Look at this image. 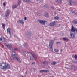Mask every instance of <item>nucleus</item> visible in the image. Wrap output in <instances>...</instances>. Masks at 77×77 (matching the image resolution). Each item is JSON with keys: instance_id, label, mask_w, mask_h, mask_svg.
<instances>
[{"instance_id": "f257e3e1", "label": "nucleus", "mask_w": 77, "mask_h": 77, "mask_svg": "<svg viewBox=\"0 0 77 77\" xmlns=\"http://www.w3.org/2000/svg\"><path fill=\"white\" fill-rule=\"evenodd\" d=\"M75 30L76 31L77 34V28H75V27H73V25L72 24L71 29L70 30V36L72 38L75 37Z\"/></svg>"}, {"instance_id": "f03ea898", "label": "nucleus", "mask_w": 77, "mask_h": 77, "mask_svg": "<svg viewBox=\"0 0 77 77\" xmlns=\"http://www.w3.org/2000/svg\"><path fill=\"white\" fill-rule=\"evenodd\" d=\"M0 68L2 69H6L7 68L9 69L10 68V66L8 64L2 63L0 65Z\"/></svg>"}, {"instance_id": "7ed1b4c3", "label": "nucleus", "mask_w": 77, "mask_h": 77, "mask_svg": "<svg viewBox=\"0 0 77 77\" xmlns=\"http://www.w3.org/2000/svg\"><path fill=\"white\" fill-rule=\"evenodd\" d=\"M54 42V41L53 40H51L50 41L49 45V47H50V49H49V50L51 51H53L52 46Z\"/></svg>"}, {"instance_id": "20e7f679", "label": "nucleus", "mask_w": 77, "mask_h": 77, "mask_svg": "<svg viewBox=\"0 0 77 77\" xmlns=\"http://www.w3.org/2000/svg\"><path fill=\"white\" fill-rule=\"evenodd\" d=\"M12 55L17 60L18 62L20 63L21 62V60L18 57H17L15 56V55H16V54L15 52H13L12 53Z\"/></svg>"}, {"instance_id": "39448f33", "label": "nucleus", "mask_w": 77, "mask_h": 77, "mask_svg": "<svg viewBox=\"0 0 77 77\" xmlns=\"http://www.w3.org/2000/svg\"><path fill=\"white\" fill-rule=\"evenodd\" d=\"M69 4L70 5H75V3L72 0H69Z\"/></svg>"}, {"instance_id": "423d86ee", "label": "nucleus", "mask_w": 77, "mask_h": 77, "mask_svg": "<svg viewBox=\"0 0 77 77\" xmlns=\"http://www.w3.org/2000/svg\"><path fill=\"white\" fill-rule=\"evenodd\" d=\"M10 11L8 9L7 10L6 12V14H5V16L6 17H8L9 16V15L10 14Z\"/></svg>"}, {"instance_id": "0eeeda50", "label": "nucleus", "mask_w": 77, "mask_h": 77, "mask_svg": "<svg viewBox=\"0 0 77 77\" xmlns=\"http://www.w3.org/2000/svg\"><path fill=\"white\" fill-rule=\"evenodd\" d=\"M38 22H39V23H40V24H42L43 25H45V23H46L47 21L45 20H38Z\"/></svg>"}, {"instance_id": "6e6552de", "label": "nucleus", "mask_w": 77, "mask_h": 77, "mask_svg": "<svg viewBox=\"0 0 77 77\" xmlns=\"http://www.w3.org/2000/svg\"><path fill=\"white\" fill-rule=\"evenodd\" d=\"M56 23H57V22L55 21L53 22L50 23V24H49V25H50V26H54L56 24Z\"/></svg>"}, {"instance_id": "1a4fd4ad", "label": "nucleus", "mask_w": 77, "mask_h": 77, "mask_svg": "<svg viewBox=\"0 0 77 77\" xmlns=\"http://www.w3.org/2000/svg\"><path fill=\"white\" fill-rule=\"evenodd\" d=\"M49 72V70H40V72Z\"/></svg>"}, {"instance_id": "9d476101", "label": "nucleus", "mask_w": 77, "mask_h": 77, "mask_svg": "<svg viewBox=\"0 0 77 77\" xmlns=\"http://www.w3.org/2000/svg\"><path fill=\"white\" fill-rule=\"evenodd\" d=\"M7 33H9L10 35L11 34V31L10 28H8L7 30Z\"/></svg>"}, {"instance_id": "9b49d317", "label": "nucleus", "mask_w": 77, "mask_h": 77, "mask_svg": "<svg viewBox=\"0 0 77 77\" xmlns=\"http://www.w3.org/2000/svg\"><path fill=\"white\" fill-rule=\"evenodd\" d=\"M56 2L57 3H62V0H55Z\"/></svg>"}, {"instance_id": "f8f14e48", "label": "nucleus", "mask_w": 77, "mask_h": 77, "mask_svg": "<svg viewBox=\"0 0 77 77\" xmlns=\"http://www.w3.org/2000/svg\"><path fill=\"white\" fill-rule=\"evenodd\" d=\"M63 40L64 41H68V38L66 37L63 38Z\"/></svg>"}, {"instance_id": "ddd939ff", "label": "nucleus", "mask_w": 77, "mask_h": 77, "mask_svg": "<svg viewBox=\"0 0 77 77\" xmlns=\"http://www.w3.org/2000/svg\"><path fill=\"white\" fill-rule=\"evenodd\" d=\"M0 40L2 41V42H4L5 41V39L4 38H0Z\"/></svg>"}, {"instance_id": "4468645a", "label": "nucleus", "mask_w": 77, "mask_h": 77, "mask_svg": "<svg viewBox=\"0 0 77 77\" xmlns=\"http://www.w3.org/2000/svg\"><path fill=\"white\" fill-rule=\"evenodd\" d=\"M19 23H21V24H23L24 22L23 20H20L18 21Z\"/></svg>"}, {"instance_id": "2eb2a0df", "label": "nucleus", "mask_w": 77, "mask_h": 77, "mask_svg": "<svg viewBox=\"0 0 77 77\" xmlns=\"http://www.w3.org/2000/svg\"><path fill=\"white\" fill-rule=\"evenodd\" d=\"M5 24H2V26L3 27V28L5 30Z\"/></svg>"}, {"instance_id": "dca6fc26", "label": "nucleus", "mask_w": 77, "mask_h": 77, "mask_svg": "<svg viewBox=\"0 0 77 77\" xmlns=\"http://www.w3.org/2000/svg\"><path fill=\"white\" fill-rule=\"evenodd\" d=\"M57 63L55 61H53V62H52V63H51V64L52 65H55V64H56Z\"/></svg>"}, {"instance_id": "f3484780", "label": "nucleus", "mask_w": 77, "mask_h": 77, "mask_svg": "<svg viewBox=\"0 0 77 77\" xmlns=\"http://www.w3.org/2000/svg\"><path fill=\"white\" fill-rule=\"evenodd\" d=\"M7 46L8 48H10L12 47V45H8Z\"/></svg>"}, {"instance_id": "a211bd4d", "label": "nucleus", "mask_w": 77, "mask_h": 77, "mask_svg": "<svg viewBox=\"0 0 77 77\" xmlns=\"http://www.w3.org/2000/svg\"><path fill=\"white\" fill-rule=\"evenodd\" d=\"M54 18L55 20H58L59 19V17H58V16H57L55 17H54Z\"/></svg>"}, {"instance_id": "6ab92c4d", "label": "nucleus", "mask_w": 77, "mask_h": 77, "mask_svg": "<svg viewBox=\"0 0 77 77\" xmlns=\"http://www.w3.org/2000/svg\"><path fill=\"white\" fill-rule=\"evenodd\" d=\"M72 22L74 23V24H77V21L75 20H73L72 21Z\"/></svg>"}, {"instance_id": "aec40b11", "label": "nucleus", "mask_w": 77, "mask_h": 77, "mask_svg": "<svg viewBox=\"0 0 77 77\" xmlns=\"http://www.w3.org/2000/svg\"><path fill=\"white\" fill-rule=\"evenodd\" d=\"M23 1H25L26 2H30V0H23Z\"/></svg>"}, {"instance_id": "412c9836", "label": "nucleus", "mask_w": 77, "mask_h": 77, "mask_svg": "<svg viewBox=\"0 0 77 77\" xmlns=\"http://www.w3.org/2000/svg\"><path fill=\"white\" fill-rule=\"evenodd\" d=\"M17 7V5H14L12 6V8L14 9Z\"/></svg>"}, {"instance_id": "4be33fe9", "label": "nucleus", "mask_w": 77, "mask_h": 77, "mask_svg": "<svg viewBox=\"0 0 77 77\" xmlns=\"http://www.w3.org/2000/svg\"><path fill=\"white\" fill-rule=\"evenodd\" d=\"M44 7L46 8H48V5H45V6H44Z\"/></svg>"}, {"instance_id": "5701e85b", "label": "nucleus", "mask_w": 77, "mask_h": 77, "mask_svg": "<svg viewBox=\"0 0 77 77\" xmlns=\"http://www.w3.org/2000/svg\"><path fill=\"white\" fill-rule=\"evenodd\" d=\"M54 51L56 52H59V50L58 49H54Z\"/></svg>"}, {"instance_id": "b1692460", "label": "nucleus", "mask_w": 77, "mask_h": 77, "mask_svg": "<svg viewBox=\"0 0 77 77\" xmlns=\"http://www.w3.org/2000/svg\"><path fill=\"white\" fill-rule=\"evenodd\" d=\"M10 59L12 60H13L14 59V58L13 56H12L11 57Z\"/></svg>"}, {"instance_id": "393cba45", "label": "nucleus", "mask_w": 77, "mask_h": 77, "mask_svg": "<svg viewBox=\"0 0 77 77\" xmlns=\"http://www.w3.org/2000/svg\"><path fill=\"white\" fill-rule=\"evenodd\" d=\"M43 64H48V62H47V61H45L43 62Z\"/></svg>"}, {"instance_id": "a878e982", "label": "nucleus", "mask_w": 77, "mask_h": 77, "mask_svg": "<svg viewBox=\"0 0 77 77\" xmlns=\"http://www.w3.org/2000/svg\"><path fill=\"white\" fill-rule=\"evenodd\" d=\"M74 58L75 59H77V55H75L74 56Z\"/></svg>"}, {"instance_id": "bb28decb", "label": "nucleus", "mask_w": 77, "mask_h": 77, "mask_svg": "<svg viewBox=\"0 0 77 77\" xmlns=\"http://www.w3.org/2000/svg\"><path fill=\"white\" fill-rule=\"evenodd\" d=\"M45 17H47L48 16V13H46V14L45 15Z\"/></svg>"}, {"instance_id": "cd10ccee", "label": "nucleus", "mask_w": 77, "mask_h": 77, "mask_svg": "<svg viewBox=\"0 0 77 77\" xmlns=\"http://www.w3.org/2000/svg\"><path fill=\"white\" fill-rule=\"evenodd\" d=\"M18 50V49L17 48H15L14 49V51H17Z\"/></svg>"}, {"instance_id": "c85d7f7f", "label": "nucleus", "mask_w": 77, "mask_h": 77, "mask_svg": "<svg viewBox=\"0 0 77 77\" xmlns=\"http://www.w3.org/2000/svg\"><path fill=\"white\" fill-rule=\"evenodd\" d=\"M21 3V1L20 0L18 2V4L19 5Z\"/></svg>"}, {"instance_id": "c756f323", "label": "nucleus", "mask_w": 77, "mask_h": 77, "mask_svg": "<svg viewBox=\"0 0 77 77\" xmlns=\"http://www.w3.org/2000/svg\"><path fill=\"white\" fill-rule=\"evenodd\" d=\"M30 59L32 60H33V58L32 57H30Z\"/></svg>"}, {"instance_id": "7c9ffc66", "label": "nucleus", "mask_w": 77, "mask_h": 77, "mask_svg": "<svg viewBox=\"0 0 77 77\" xmlns=\"http://www.w3.org/2000/svg\"><path fill=\"white\" fill-rule=\"evenodd\" d=\"M3 6H5V5H6V4H5V3H3Z\"/></svg>"}, {"instance_id": "2f4dec72", "label": "nucleus", "mask_w": 77, "mask_h": 77, "mask_svg": "<svg viewBox=\"0 0 77 77\" xmlns=\"http://www.w3.org/2000/svg\"><path fill=\"white\" fill-rule=\"evenodd\" d=\"M71 11L72 12V13H75V12L74 11Z\"/></svg>"}, {"instance_id": "473e14b6", "label": "nucleus", "mask_w": 77, "mask_h": 77, "mask_svg": "<svg viewBox=\"0 0 77 77\" xmlns=\"http://www.w3.org/2000/svg\"><path fill=\"white\" fill-rule=\"evenodd\" d=\"M24 19L25 20H27V18L26 17H25L24 18Z\"/></svg>"}, {"instance_id": "72a5a7b5", "label": "nucleus", "mask_w": 77, "mask_h": 77, "mask_svg": "<svg viewBox=\"0 0 77 77\" xmlns=\"http://www.w3.org/2000/svg\"><path fill=\"white\" fill-rule=\"evenodd\" d=\"M27 44H26V43L24 45V46H27Z\"/></svg>"}, {"instance_id": "f704fd0d", "label": "nucleus", "mask_w": 77, "mask_h": 77, "mask_svg": "<svg viewBox=\"0 0 77 77\" xmlns=\"http://www.w3.org/2000/svg\"><path fill=\"white\" fill-rule=\"evenodd\" d=\"M35 62H32V64H34V65L35 64Z\"/></svg>"}, {"instance_id": "c9c22d12", "label": "nucleus", "mask_w": 77, "mask_h": 77, "mask_svg": "<svg viewBox=\"0 0 77 77\" xmlns=\"http://www.w3.org/2000/svg\"><path fill=\"white\" fill-rule=\"evenodd\" d=\"M51 8H52V9H54V8L53 7H51Z\"/></svg>"}, {"instance_id": "e433bc0d", "label": "nucleus", "mask_w": 77, "mask_h": 77, "mask_svg": "<svg viewBox=\"0 0 77 77\" xmlns=\"http://www.w3.org/2000/svg\"><path fill=\"white\" fill-rule=\"evenodd\" d=\"M60 43V42H56V43L58 44V43Z\"/></svg>"}, {"instance_id": "4c0bfd02", "label": "nucleus", "mask_w": 77, "mask_h": 77, "mask_svg": "<svg viewBox=\"0 0 77 77\" xmlns=\"http://www.w3.org/2000/svg\"><path fill=\"white\" fill-rule=\"evenodd\" d=\"M32 56H33V55H34V56H35V54H32Z\"/></svg>"}, {"instance_id": "58836bf2", "label": "nucleus", "mask_w": 77, "mask_h": 77, "mask_svg": "<svg viewBox=\"0 0 77 77\" xmlns=\"http://www.w3.org/2000/svg\"><path fill=\"white\" fill-rule=\"evenodd\" d=\"M63 51V50H61L60 51L62 52Z\"/></svg>"}, {"instance_id": "ea45409f", "label": "nucleus", "mask_w": 77, "mask_h": 77, "mask_svg": "<svg viewBox=\"0 0 77 77\" xmlns=\"http://www.w3.org/2000/svg\"><path fill=\"white\" fill-rule=\"evenodd\" d=\"M75 14L77 15V13H75Z\"/></svg>"}, {"instance_id": "a19ab883", "label": "nucleus", "mask_w": 77, "mask_h": 77, "mask_svg": "<svg viewBox=\"0 0 77 77\" xmlns=\"http://www.w3.org/2000/svg\"><path fill=\"white\" fill-rule=\"evenodd\" d=\"M59 11H60V10H59Z\"/></svg>"}]
</instances>
